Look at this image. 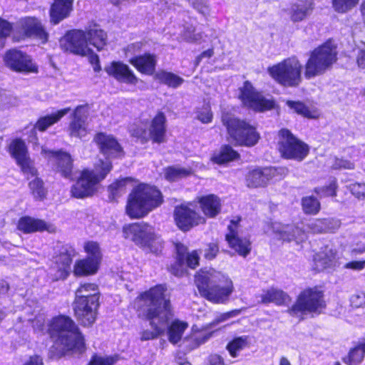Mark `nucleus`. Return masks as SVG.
I'll return each instance as SVG.
<instances>
[{"label": "nucleus", "instance_id": "obj_1", "mask_svg": "<svg viewBox=\"0 0 365 365\" xmlns=\"http://www.w3.org/2000/svg\"><path fill=\"white\" fill-rule=\"evenodd\" d=\"M166 287L159 284L142 293L137 299L135 305L139 314L150 321L152 331L141 332L142 341L157 338L165 331V325L172 318L170 300L165 298Z\"/></svg>", "mask_w": 365, "mask_h": 365}, {"label": "nucleus", "instance_id": "obj_2", "mask_svg": "<svg viewBox=\"0 0 365 365\" xmlns=\"http://www.w3.org/2000/svg\"><path fill=\"white\" fill-rule=\"evenodd\" d=\"M163 202L161 192L153 185L140 183L129 193L125 213L131 219L143 218Z\"/></svg>", "mask_w": 365, "mask_h": 365}, {"label": "nucleus", "instance_id": "obj_3", "mask_svg": "<svg viewBox=\"0 0 365 365\" xmlns=\"http://www.w3.org/2000/svg\"><path fill=\"white\" fill-rule=\"evenodd\" d=\"M327 307L324 290L319 285L307 287L297 296L295 302L287 309V313L299 321L306 316L319 315Z\"/></svg>", "mask_w": 365, "mask_h": 365}, {"label": "nucleus", "instance_id": "obj_4", "mask_svg": "<svg viewBox=\"0 0 365 365\" xmlns=\"http://www.w3.org/2000/svg\"><path fill=\"white\" fill-rule=\"evenodd\" d=\"M48 332L56 339L55 346L60 354L68 351H81L84 347V339L75 322L68 317L53 318L49 324Z\"/></svg>", "mask_w": 365, "mask_h": 365}, {"label": "nucleus", "instance_id": "obj_5", "mask_svg": "<svg viewBox=\"0 0 365 365\" xmlns=\"http://www.w3.org/2000/svg\"><path fill=\"white\" fill-rule=\"evenodd\" d=\"M338 61L336 46L329 38L309 53L304 66V77L310 80L324 75Z\"/></svg>", "mask_w": 365, "mask_h": 365}, {"label": "nucleus", "instance_id": "obj_6", "mask_svg": "<svg viewBox=\"0 0 365 365\" xmlns=\"http://www.w3.org/2000/svg\"><path fill=\"white\" fill-rule=\"evenodd\" d=\"M277 149L279 156L287 160L302 162L310 153L309 145L289 129L282 128L277 132Z\"/></svg>", "mask_w": 365, "mask_h": 365}, {"label": "nucleus", "instance_id": "obj_7", "mask_svg": "<svg viewBox=\"0 0 365 365\" xmlns=\"http://www.w3.org/2000/svg\"><path fill=\"white\" fill-rule=\"evenodd\" d=\"M302 65L298 59L284 58L267 68L271 78L283 87H298L302 81Z\"/></svg>", "mask_w": 365, "mask_h": 365}, {"label": "nucleus", "instance_id": "obj_8", "mask_svg": "<svg viewBox=\"0 0 365 365\" xmlns=\"http://www.w3.org/2000/svg\"><path fill=\"white\" fill-rule=\"evenodd\" d=\"M196 286L200 294L215 303L225 302L233 291L232 282L226 279L223 284L214 285V276L208 272H200L195 275Z\"/></svg>", "mask_w": 365, "mask_h": 365}, {"label": "nucleus", "instance_id": "obj_9", "mask_svg": "<svg viewBox=\"0 0 365 365\" xmlns=\"http://www.w3.org/2000/svg\"><path fill=\"white\" fill-rule=\"evenodd\" d=\"M111 165L108 161L103 162L101 159L95 164L93 170H85L81 178L72 187V195L77 198H83L91 195L96 188V185L110 171Z\"/></svg>", "mask_w": 365, "mask_h": 365}, {"label": "nucleus", "instance_id": "obj_10", "mask_svg": "<svg viewBox=\"0 0 365 365\" xmlns=\"http://www.w3.org/2000/svg\"><path fill=\"white\" fill-rule=\"evenodd\" d=\"M123 237L137 245L157 252L161 247L160 242L155 234L154 229L147 223H132L123 228Z\"/></svg>", "mask_w": 365, "mask_h": 365}, {"label": "nucleus", "instance_id": "obj_11", "mask_svg": "<svg viewBox=\"0 0 365 365\" xmlns=\"http://www.w3.org/2000/svg\"><path fill=\"white\" fill-rule=\"evenodd\" d=\"M222 123L226 127L231 141L238 145H251V126L244 120L225 113L222 115Z\"/></svg>", "mask_w": 365, "mask_h": 365}, {"label": "nucleus", "instance_id": "obj_12", "mask_svg": "<svg viewBox=\"0 0 365 365\" xmlns=\"http://www.w3.org/2000/svg\"><path fill=\"white\" fill-rule=\"evenodd\" d=\"M4 62L9 68L17 73H38V66L31 57L17 49L9 50L5 53Z\"/></svg>", "mask_w": 365, "mask_h": 365}, {"label": "nucleus", "instance_id": "obj_13", "mask_svg": "<svg viewBox=\"0 0 365 365\" xmlns=\"http://www.w3.org/2000/svg\"><path fill=\"white\" fill-rule=\"evenodd\" d=\"M286 167H264L252 170V187H264L283 180L288 174Z\"/></svg>", "mask_w": 365, "mask_h": 365}, {"label": "nucleus", "instance_id": "obj_14", "mask_svg": "<svg viewBox=\"0 0 365 365\" xmlns=\"http://www.w3.org/2000/svg\"><path fill=\"white\" fill-rule=\"evenodd\" d=\"M61 46L66 51L82 56H89L93 51L88 47L86 32L81 30L67 33L61 41Z\"/></svg>", "mask_w": 365, "mask_h": 365}, {"label": "nucleus", "instance_id": "obj_15", "mask_svg": "<svg viewBox=\"0 0 365 365\" xmlns=\"http://www.w3.org/2000/svg\"><path fill=\"white\" fill-rule=\"evenodd\" d=\"M9 153L15 158L24 175L28 178L29 175L31 177L36 175L37 170L28 155L27 148L23 140L20 139L13 140L9 145Z\"/></svg>", "mask_w": 365, "mask_h": 365}, {"label": "nucleus", "instance_id": "obj_16", "mask_svg": "<svg viewBox=\"0 0 365 365\" xmlns=\"http://www.w3.org/2000/svg\"><path fill=\"white\" fill-rule=\"evenodd\" d=\"M174 215L176 225L183 231H187L194 226L205 224L206 222L203 216L187 205L175 207Z\"/></svg>", "mask_w": 365, "mask_h": 365}, {"label": "nucleus", "instance_id": "obj_17", "mask_svg": "<svg viewBox=\"0 0 365 365\" xmlns=\"http://www.w3.org/2000/svg\"><path fill=\"white\" fill-rule=\"evenodd\" d=\"M94 140L98 146L100 152L103 155L106 160L103 162L108 161L110 158L120 157L123 155V150L116 138L110 134L99 133L96 135ZM112 166V165H110Z\"/></svg>", "mask_w": 365, "mask_h": 365}, {"label": "nucleus", "instance_id": "obj_18", "mask_svg": "<svg viewBox=\"0 0 365 365\" xmlns=\"http://www.w3.org/2000/svg\"><path fill=\"white\" fill-rule=\"evenodd\" d=\"M99 303L83 300H74L73 311L77 321L83 327L91 326L96 319Z\"/></svg>", "mask_w": 365, "mask_h": 365}, {"label": "nucleus", "instance_id": "obj_19", "mask_svg": "<svg viewBox=\"0 0 365 365\" xmlns=\"http://www.w3.org/2000/svg\"><path fill=\"white\" fill-rule=\"evenodd\" d=\"M41 153L56 165V170L64 178H72L73 160L71 155L64 152H54L42 148Z\"/></svg>", "mask_w": 365, "mask_h": 365}, {"label": "nucleus", "instance_id": "obj_20", "mask_svg": "<svg viewBox=\"0 0 365 365\" xmlns=\"http://www.w3.org/2000/svg\"><path fill=\"white\" fill-rule=\"evenodd\" d=\"M106 72L117 81L135 85L138 78L129 66L120 61H113L105 67Z\"/></svg>", "mask_w": 365, "mask_h": 365}, {"label": "nucleus", "instance_id": "obj_21", "mask_svg": "<svg viewBox=\"0 0 365 365\" xmlns=\"http://www.w3.org/2000/svg\"><path fill=\"white\" fill-rule=\"evenodd\" d=\"M231 220L228 226L229 232L226 235V240L230 246L237 252L240 255L246 256L249 251L250 242L247 240H242L239 236V221Z\"/></svg>", "mask_w": 365, "mask_h": 365}, {"label": "nucleus", "instance_id": "obj_22", "mask_svg": "<svg viewBox=\"0 0 365 365\" xmlns=\"http://www.w3.org/2000/svg\"><path fill=\"white\" fill-rule=\"evenodd\" d=\"M88 110L85 106H78L73 113V120L68 128L70 136L82 138L87 133L86 120Z\"/></svg>", "mask_w": 365, "mask_h": 365}, {"label": "nucleus", "instance_id": "obj_23", "mask_svg": "<svg viewBox=\"0 0 365 365\" xmlns=\"http://www.w3.org/2000/svg\"><path fill=\"white\" fill-rule=\"evenodd\" d=\"M314 9V0H297L291 4L289 9L290 21L294 24L305 21L311 15Z\"/></svg>", "mask_w": 365, "mask_h": 365}, {"label": "nucleus", "instance_id": "obj_24", "mask_svg": "<svg viewBox=\"0 0 365 365\" xmlns=\"http://www.w3.org/2000/svg\"><path fill=\"white\" fill-rule=\"evenodd\" d=\"M20 24L22 32L26 36L39 39L43 43L47 41L48 35L37 19L27 17L21 19Z\"/></svg>", "mask_w": 365, "mask_h": 365}, {"label": "nucleus", "instance_id": "obj_25", "mask_svg": "<svg viewBox=\"0 0 365 365\" xmlns=\"http://www.w3.org/2000/svg\"><path fill=\"white\" fill-rule=\"evenodd\" d=\"M286 106L292 113L308 120H317L321 117L319 109L315 106H309L305 102L299 100H287Z\"/></svg>", "mask_w": 365, "mask_h": 365}, {"label": "nucleus", "instance_id": "obj_26", "mask_svg": "<svg viewBox=\"0 0 365 365\" xmlns=\"http://www.w3.org/2000/svg\"><path fill=\"white\" fill-rule=\"evenodd\" d=\"M256 298H259V302L262 304H274L277 306L287 305L292 300L287 292L274 287L263 290L261 294L256 295Z\"/></svg>", "mask_w": 365, "mask_h": 365}, {"label": "nucleus", "instance_id": "obj_27", "mask_svg": "<svg viewBox=\"0 0 365 365\" xmlns=\"http://www.w3.org/2000/svg\"><path fill=\"white\" fill-rule=\"evenodd\" d=\"M196 202L203 214L210 218L215 217L221 211V200L214 194L196 197Z\"/></svg>", "mask_w": 365, "mask_h": 365}, {"label": "nucleus", "instance_id": "obj_28", "mask_svg": "<svg viewBox=\"0 0 365 365\" xmlns=\"http://www.w3.org/2000/svg\"><path fill=\"white\" fill-rule=\"evenodd\" d=\"M18 228L25 233L43 230L53 233L56 231V227L53 225L46 223L42 220L34 219L31 217H21L19 221Z\"/></svg>", "mask_w": 365, "mask_h": 365}, {"label": "nucleus", "instance_id": "obj_29", "mask_svg": "<svg viewBox=\"0 0 365 365\" xmlns=\"http://www.w3.org/2000/svg\"><path fill=\"white\" fill-rule=\"evenodd\" d=\"M212 329L207 328V324L200 327L197 325L192 326L190 335L185 339L190 349H195L210 339L214 332L211 331Z\"/></svg>", "mask_w": 365, "mask_h": 365}, {"label": "nucleus", "instance_id": "obj_30", "mask_svg": "<svg viewBox=\"0 0 365 365\" xmlns=\"http://www.w3.org/2000/svg\"><path fill=\"white\" fill-rule=\"evenodd\" d=\"M73 252L67 248H63L59 255L55 257V266L52 268L56 269L55 278L64 279L68 274L70 265L72 261Z\"/></svg>", "mask_w": 365, "mask_h": 365}, {"label": "nucleus", "instance_id": "obj_31", "mask_svg": "<svg viewBox=\"0 0 365 365\" xmlns=\"http://www.w3.org/2000/svg\"><path fill=\"white\" fill-rule=\"evenodd\" d=\"M130 63L140 73L152 75L157 63V56L155 54L145 53L132 58Z\"/></svg>", "mask_w": 365, "mask_h": 365}, {"label": "nucleus", "instance_id": "obj_32", "mask_svg": "<svg viewBox=\"0 0 365 365\" xmlns=\"http://www.w3.org/2000/svg\"><path fill=\"white\" fill-rule=\"evenodd\" d=\"M165 117L163 113H158L153 119L149 132L148 133V140L151 139L154 143H161L165 139Z\"/></svg>", "mask_w": 365, "mask_h": 365}, {"label": "nucleus", "instance_id": "obj_33", "mask_svg": "<svg viewBox=\"0 0 365 365\" xmlns=\"http://www.w3.org/2000/svg\"><path fill=\"white\" fill-rule=\"evenodd\" d=\"M280 240L284 242H295L299 244L304 241L306 235L304 230L294 224H287L277 231Z\"/></svg>", "mask_w": 365, "mask_h": 365}, {"label": "nucleus", "instance_id": "obj_34", "mask_svg": "<svg viewBox=\"0 0 365 365\" xmlns=\"http://www.w3.org/2000/svg\"><path fill=\"white\" fill-rule=\"evenodd\" d=\"M73 0H55L51 6L50 16L54 24L66 18L72 10Z\"/></svg>", "mask_w": 365, "mask_h": 365}, {"label": "nucleus", "instance_id": "obj_35", "mask_svg": "<svg viewBox=\"0 0 365 365\" xmlns=\"http://www.w3.org/2000/svg\"><path fill=\"white\" fill-rule=\"evenodd\" d=\"M100 262L88 257L78 259L75 262L73 274L78 277H85L96 274L100 266Z\"/></svg>", "mask_w": 365, "mask_h": 365}, {"label": "nucleus", "instance_id": "obj_36", "mask_svg": "<svg viewBox=\"0 0 365 365\" xmlns=\"http://www.w3.org/2000/svg\"><path fill=\"white\" fill-rule=\"evenodd\" d=\"M75 300H83L91 302L93 299L95 303H99V290L94 283L81 284L75 292Z\"/></svg>", "mask_w": 365, "mask_h": 365}, {"label": "nucleus", "instance_id": "obj_37", "mask_svg": "<svg viewBox=\"0 0 365 365\" xmlns=\"http://www.w3.org/2000/svg\"><path fill=\"white\" fill-rule=\"evenodd\" d=\"M277 107V104L273 98H267L261 92L252 88V110L264 113Z\"/></svg>", "mask_w": 365, "mask_h": 365}, {"label": "nucleus", "instance_id": "obj_38", "mask_svg": "<svg viewBox=\"0 0 365 365\" xmlns=\"http://www.w3.org/2000/svg\"><path fill=\"white\" fill-rule=\"evenodd\" d=\"M88 43L96 48L98 51L102 50L107 43L106 33L98 28L93 27L85 31Z\"/></svg>", "mask_w": 365, "mask_h": 365}, {"label": "nucleus", "instance_id": "obj_39", "mask_svg": "<svg viewBox=\"0 0 365 365\" xmlns=\"http://www.w3.org/2000/svg\"><path fill=\"white\" fill-rule=\"evenodd\" d=\"M71 110L70 108H66L56 112L40 118L36 123L35 128L40 131L46 130L48 127L59 121Z\"/></svg>", "mask_w": 365, "mask_h": 365}, {"label": "nucleus", "instance_id": "obj_40", "mask_svg": "<svg viewBox=\"0 0 365 365\" xmlns=\"http://www.w3.org/2000/svg\"><path fill=\"white\" fill-rule=\"evenodd\" d=\"M188 327L187 323L175 320L168 329V340L170 343L176 344L182 339V336L186 329Z\"/></svg>", "mask_w": 365, "mask_h": 365}, {"label": "nucleus", "instance_id": "obj_41", "mask_svg": "<svg viewBox=\"0 0 365 365\" xmlns=\"http://www.w3.org/2000/svg\"><path fill=\"white\" fill-rule=\"evenodd\" d=\"M155 78L160 83L172 88H178L184 82L182 78L173 73L165 71H160L158 72L155 75Z\"/></svg>", "mask_w": 365, "mask_h": 365}, {"label": "nucleus", "instance_id": "obj_42", "mask_svg": "<svg viewBox=\"0 0 365 365\" xmlns=\"http://www.w3.org/2000/svg\"><path fill=\"white\" fill-rule=\"evenodd\" d=\"M301 205L306 215H316L321 210V203L314 195L303 197L301 200Z\"/></svg>", "mask_w": 365, "mask_h": 365}, {"label": "nucleus", "instance_id": "obj_43", "mask_svg": "<svg viewBox=\"0 0 365 365\" xmlns=\"http://www.w3.org/2000/svg\"><path fill=\"white\" fill-rule=\"evenodd\" d=\"M338 187L337 180L334 178L324 185L314 187L313 192L321 199L335 197L337 195Z\"/></svg>", "mask_w": 365, "mask_h": 365}, {"label": "nucleus", "instance_id": "obj_44", "mask_svg": "<svg viewBox=\"0 0 365 365\" xmlns=\"http://www.w3.org/2000/svg\"><path fill=\"white\" fill-rule=\"evenodd\" d=\"M238 154L230 146L225 145L221 148L219 153H215L212 160L216 163L222 164L235 160Z\"/></svg>", "mask_w": 365, "mask_h": 365}, {"label": "nucleus", "instance_id": "obj_45", "mask_svg": "<svg viewBox=\"0 0 365 365\" xmlns=\"http://www.w3.org/2000/svg\"><path fill=\"white\" fill-rule=\"evenodd\" d=\"M331 221L327 218H316L307 224V230L312 234H322L329 232Z\"/></svg>", "mask_w": 365, "mask_h": 365}, {"label": "nucleus", "instance_id": "obj_46", "mask_svg": "<svg viewBox=\"0 0 365 365\" xmlns=\"http://www.w3.org/2000/svg\"><path fill=\"white\" fill-rule=\"evenodd\" d=\"M175 250L177 252L178 263L180 266V269H175L173 267V271L175 276H182L185 272V258L190 254L187 252V247L182 243L175 244Z\"/></svg>", "mask_w": 365, "mask_h": 365}, {"label": "nucleus", "instance_id": "obj_47", "mask_svg": "<svg viewBox=\"0 0 365 365\" xmlns=\"http://www.w3.org/2000/svg\"><path fill=\"white\" fill-rule=\"evenodd\" d=\"M192 174L190 168L168 167L165 170V177L169 181H175Z\"/></svg>", "mask_w": 365, "mask_h": 365}, {"label": "nucleus", "instance_id": "obj_48", "mask_svg": "<svg viewBox=\"0 0 365 365\" xmlns=\"http://www.w3.org/2000/svg\"><path fill=\"white\" fill-rule=\"evenodd\" d=\"M249 337L247 336H242L235 338L232 341L229 342L226 346L230 354L232 357L237 356V352L242 350L248 346Z\"/></svg>", "mask_w": 365, "mask_h": 365}, {"label": "nucleus", "instance_id": "obj_49", "mask_svg": "<svg viewBox=\"0 0 365 365\" xmlns=\"http://www.w3.org/2000/svg\"><path fill=\"white\" fill-rule=\"evenodd\" d=\"M360 0H331L332 7L335 11L344 14L356 6Z\"/></svg>", "mask_w": 365, "mask_h": 365}, {"label": "nucleus", "instance_id": "obj_50", "mask_svg": "<svg viewBox=\"0 0 365 365\" xmlns=\"http://www.w3.org/2000/svg\"><path fill=\"white\" fill-rule=\"evenodd\" d=\"M29 185L35 199L42 200L45 197L46 190L43 186V182L40 178H35Z\"/></svg>", "mask_w": 365, "mask_h": 365}, {"label": "nucleus", "instance_id": "obj_51", "mask_svg": "<svg viewBox=\"0 0 365 365\" xmlns=\"http://www.w3.org/2000/svg\"><path fill=\"white\" fill-rule=\"evenodd\" d=\"M84 250L87 253V257L92 259H96L101 263L102 255L99 245L93 241H89L84 244Z\"/></svg>", "mask_w": 365, "mask_h": 365}, {"label": "nucleus", "instance_id": "obj_52", "mask_svg": "<svg viewBox=\"0 0 365 365\" xmlns=\"http://www.w3.org/2000/svg\"><path fill=\"white\" fill-rule=\"evenodd\" d=\"M128 180V178L122 179L113 182L108 187L109 197L112 200H116L125 192L124 187Z\"/></svg>", "mask_w": 365, "mask_h": 365}, {"label": "nucleus", "instance_id": "obj_53", "mask_svg": "<svg viewBox=\"0 0 365 365\" xmlns=\"http://www.w3.org/2000/svg\"><path fill=\"white\" fill-rule=\"evenodd\" d=\"M117 356L94 354L88 365H113L118 361Z\"/></svg>", "mask_w": 365, "mask_h": 365}, {"label": "nucleus", "instance_id": "obj_54", "mask_svg": "<svg viewBox=\"0 0 365 365\" xmlns=\"http://www.w3.org/2000/svg\"><path fill=\"white\" fill-rule=\"evenodd\" d=\"M239 99L244 106L251 107V83L247 81L242 87L240 88Z\"/></svg>", "mask_w": 365, "mask_h": 365}, {"label": "nucleus", "instance_id": "obj_55", "mask_svg": "<svg viewBox=\"0 0 365 365\" xmlns=\"http://www.w3.org/2000/svg\"><path fill=\"white\" fill-rule=\"evenodd\" d=\"M240 311L238 309L232 310L225 313L220 314L217 316L215 319L209 324H207V328H214L219 324L224 322L230 318L235 317L240 314Z\"/></svg>", "mask_w": 365, "mask_h": 365}, {"label": "nucleus", "instance_id": "obj_56", "mask_svg": "<svg viewBox=\"0 0 365 365\" xmlns=\"http://www.w3.org/2000/svg\"><path fill=\"white\" fill-rule=\"evenodd\" d=\"M202 37L200 33L195 34V28L192 26L184 28L181 34L182 40L187 42H197L200 41Z\"/></svg>", "mask_w": 365, "mask_h": 365}, {"label": "nucleus", "instance_id": "obj_57", "mask_svg": "<svg viewBox=\"0 0 365 365\" xmlns=\"http://www.w3.org/2000/svg\"><path fill=\"white\" fill-rule=\"evenodd\" d=\"M192 6L203 16L210 14V7L205 0H187Z\"/></svg>", "mask_w": 365, "mask_h": 365}, {"label": "nucleus", "instance_id": "obj_58", "mask_svg": "<svg viewBox=\"0 0 365 365\" xmlns=\"http://www.w3.org/2000/svg\"><path fill=\"white\" fill-rule=\"evenodd\" d=\"M351 194L359 200H365V183L354 182L350 185Z\"/></svg>", "mask_w": 365, "mask_h": 365}, {"label": "nucleus", "instance_id": "obj_59", "mask_svg": "<svg viewBox=\"0 0 365 365\" xmlns=\"http://www.w3.org/2000/svg\"><path fill=\"white\" fill-rule=\"evenodd\" d=\"M354 168V165L353 163L350 162L348 160L335 158L333 163L331 165V168L333 170H341V169H348L351 170Z\"/></svg>", "mask_w": 365, "mask_h": 365}, {"label": "nucleus", "instance_id": "obj_60", "mask_svg": "<svg viewBox=\"0 0 365 365\" xmlns=\"http://www.w3.org/2000/svg\"><path fill=\"white\" fill-rule=\"evenodd\" d=\"M197 118L203 123H210L212 120V113L209 106L197 111Z\"/></svg>", "mask_w": 365, "mask_h": 365}, {"label": "nucleus", "instance_id": "obj_61", "mask_svg": "<svg viewBox=\"0 0 365 365\" xmlns=\"http://www.w3.org/2000/svg\"><path fill=\"white\" fill-rule=\"evenodd\" d=\"M351 305L354 308L365 306V292H360L353 294L351 297Z\"/></svg>", "mask_w": 365, "mask_h": 365}, {"label": "nucleus", "instance_id": "obj_62", "mask_svg": "<svg viewBox=\"0 0 365 365\" xmlns=\"http://www.w3.org/2000/svg\"><path fill=\"white\" fill-rule=\"evenodd\" d=\"M130 132L131 135L134 137L141 138L143 140L145 141L148 140V133L146 132V130H145L142 125H133L130 128Z\"/></svg>", "mask_w": 365, "mask_h": 365}, {"label": "nucleus", "instance_id": "obj_63", "mask_svg": "<svg viewBox=\"0 0 365 365\" xmlns=\"http://www.w3.org/2000/svg\"><path fill=\"white\" fill-rule=\"evenodd\" d=\"M199 255L196 251L190 253L185 258V269L189 267L195 269L198 265Z\"/></svg>", "mask_w": 365, "mask_h": 365}, {"label": "nucleus", "instance_id": "obj_64", "mask_svg": "<svg viewBox=\"0 0 365 365\" xmlns=\"http://www.w3.org/2000/svg\"><path fill=\"white\" fill-rule=\"evenodd\" d=\"M11 24L6 20L0 18V38L9 36L11 31Z\"/></svg>", "mask_w": 365, "mask_h": 365}]
</instances>
